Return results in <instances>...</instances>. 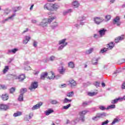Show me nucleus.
<instances>
[{
	"mask_svg": "<svg viewBox=\"0 0 125 125\" xmlns=\"http://www.w3.org/2000/svg\"><path fill=\"white\" fill-rule=\"evenodd\" d=\"M54 19H56V17H54L51 19H44L42 21V22L40 23V25L42 26V27H46V26H47V23H48L49 24H50Z\"/></svg>",
	"mask_w": 125,
	"mask_h": 125,
	"instance_id": "nucleus-1",
	"label": "nucleus"
},
{
	"mask_svg": "<svg viewBox=\"0 0 125 125\" xmlns=\"http://www.w3.org/2000/svg\"><path fill=\"white\" fill-rule=\"evenodd\" d=\"M66 39H64L59 41V44H62V45L59 47V49H58L59 50H62L64 48V46H66V45L68 44V43L65 42H66Z\"/></svg>",
	"mask_w": 125,
	"mask_h": 125,
	"instance_id": "nucleus-2",
	"label": "nucleus"
},
{
	"mask_svg": "<svg viewBox=\"0 0 125 125\" xmlns=\"http://www.w3.org/2000/svg\"><path fill=\"white\" fill-rule=\"evenodd\" d=\"M87 113V111L83 110L79 112V115L80 116V120L82 122H84V115Z\"/></svg>",
	"mask_w": 125,
	"mask_h": 125,
	"instance_id": "nucleus-3",
	"label": "nucleus"
},
{
	"mask_svg": "<svg viewBox=\"0 0 125 125\" xmlns=\"http://www.w3.org/2000/svg\"><path fill=\"white\" fill-rule=\"evenodd\" d=\"M52 3H47L44 6V9H47V10H53V7Z\"/></svg>",
	"mask_w": 125,
	"mask_h": 125,
	"instance_id": "nucleus-4",
	"label": "nucleus"
},
{
	"mask_svg": "<svg viewBox=\"0 0 125 125\" xmlns=\"http://www.w3.org/2000/svg\"><path fill=\"white\" fill-rule=\"evenodd\" d=\"M104 21V19L99 18V17H95L94 18V21L96 23V24H97L98 25H99L100 23H102Z\"/></svg>",
	"mask_w": 125,
	"mask_h": 125,
	"instance_id": "nucleus-5",
	"label": "nucleus"
},
{
	"mask_svg": "<svg viewBox=\"0 0 125 125\" xmlns=\"http://www.w3.org/2000/svg\"><path fill=\"white\" fill-rule=\"evenodd\" d=\"M113 24L117 25V26H120L121 25V22H120V17H116L113 20Z\"/></svg>",
	"mask_w": 125,
	"mask_h": 125,
	"instance_id": "nucleus-6",
	"label": "nucleus"
},
{
	"mask_svg": "<svg viewBox=\"0 0 125 125\" xmlns=\"http://www.w3.org/2000/svg\"><path fill=\"white\" fill-rule=\"evenodd\" d=\"M54 78H56V79H58V78H57V76L55 77V75H54L53 72H51L48 74V79H49V80H53Z\"/></svg>",
	"mask_w": 125,
	"mask_h": 125,
	"instance_id": "nucleus-7",
	"label": "nucleus"
},
{
	"mask_svg": "<svg viewBox=\"0 0 125 125\" xmlns=\"http://www.w3.org/2000/svg\"><path fill=\"white\" fill-rule=\"evenodd\" d=\"M119 101H123V98L119 97L117 99H116L115 100H112L111 101L112 104H116L119 102Z\"/></svg>",
	"mask_w": 125,
	"mask_h": 125,
	"instance_id": "nucleus-8",
	"label": "nucleus"
},
{
	"mask_svg": "<svg viewBox=\"0 0 125 125\" xmlns=\"http://www.w3.org/2000/svg\"><path fill=\"white\" fill-rule=\"evenodd\" d=\"M37 87H38V82H34L32 83L29 89H30V90H32V89H36Z\"/></svg>",
	"mask_w": 125,
	"mask_h": 125,
	"instance_id": "nucleus-9",
	"label": "nucleus"
},
{
	"mask_svg": "<svg viewBox=\"0 0 125 125\" xmlns=\"http://www.w3.org/2000/svg\"><path fill=\"white\" fill-rule=\"evenodd\" d=\"M125 39V35H122L121 36H119L117 38H116L115 40V42H119L120 41H123Z\"/></svg>",
	"mask_w": 125,
	"mask_h": 125,
	"instance_id": "nucleus-10",
	"label": "nucleus"
},
{
	"mask_svg": "<svg viewBox=\"0 0 125 125\" xmlns=\"http://www.w3.org/2000/svg\"><path fill=\"white\" fill-rule=\"evenodd\" d=\"M72 5L74 7V8H77L78 6H80V3L78 1H73Z\"/></svg>",
	"mask_w": 125,
	"mask_h": 125,
	"instance_id": "nucleus-11",
	"label": "nucleus"
},
{
	"mask_svg": "<svg viewBox=\"0 0 125 125\" xmlns=\"http://www.w3.org/2000/svg\"><path fill=\"white\" fill-rule=\"evenodd\" d=\"M42 105V103L40 102L37 104L36 105L33 106V107L32 108V110H36V109H39L41 106Z\"/></svg>",
	"mask_w": 125,
	"mask_h": 125,
	"instance_id": "nucleus-12",
	"label": "nucleus"
},
{
	"mask_svg": "<svg viewBox=\"0 0 125 125\" xmlns=\"http://www.w3.org/2000/svg\"><path fill=\"white\" fill-rule=\"evenodd\" d=\"M106 31L107 30L104 29H101L99 31L100 37H102L103 36H104L105 35V33H106Z\"/></svg>",
	"mask_w": 125,
	"mask_h": 125,
	"instance_id": "nucleus-13",
	"label": "nucleus"
},
{
	"mask_svg": "<svg viewBox=\"0 0 125 125\" xmlns=\"http://www.w3.org/2000/svg\"><path fill=\"white\" fill-rule=\"evenodd\" d=\"M30 39L31 37L29 36H25V40L23 41V43L24 44H27V43H28V42H29V41H30Z\"/></svg>",
	"mask_w": 125,
	"mask_h": 125,
	"instance_id": "nucleus-14",
	"label": "nucleus"
},
{
	"mask_svg": "<svg viewBox=\"0 0 125 125\" xmlns=\"http://www.w3.org/2000/svg\"><path fill=\"white\" fill-rule=\"evenodd\" d=\"M17 79H18L19 81H23L26 79V77H25L24 74H21V75H19Z\"/></svg>",
	"mask_w": 125,
	"mask_h": 125,
	"instance_id": "nucleus-15",
	"label": "nucleus"
},
{
	"mask_svg": "<svg viewBox=\"0 0 125 125\" xmlns=\"http://www.w3.org/2000/svg\"><path fill=\"white\" fill-rule=\"evenodd\" d=\"M47 75L48 74L47 73V72H44L42 73L41 77V80H44V79H45V78L47 77Z\"/></svg>",
	"mask_w": 125,
	"mask_h": 125,
	"instance_id": "nucleus-16",
	"label": "nucleus"
},
{
	"mask_svg": "<svg viewBox=\"0 0 125 125\" xmlns=\"http://www.w3.org/2000/svg\"><path fill=\"white\" fill-rule=\"evenodd\" d=\"M0 109L1 110H7L8 106L5 104H0Z\"/></svg>",
	"mask_w": 125,
	"mask_h": 125,
	"instance_id": "nucleus-17",
	"label": "nucleus"
},
{
	"mask_svg": "<svg viewBox=\"0 0 125 125\" xmlns=\"http://www.w3.org/2000/svg\"><path fill=\"white\" fill-rule=\"evenodd\" d=\"M1 98L2 100H3L4 101H5L8 99V95H7V94L2 95Z\"/></svg>",
	"mask_w": 125,
	"mask_h": 125,
	"instance_id": "nucleus-18",
	"label": "nucleus"
},
{
	"mask_svg": "<svg viewBox=\"0 0 125 125\" xmlns=\"http://www.w3.org/2000/svg\"><path fill=\"white\" fill-rule=\"evenodd\" d=\"M69 83L71 86H74L75 85H76L77 83H76V81L74 80H70L69 81Z\"/></svg>",
	"mask_w": 125,
	"mask_h": 125,
	"instance_id": "nucleus-19",
	"label": "nucleus"
},
{
	"mask_svg": "<svg viewBox=\"0 0 125 125\" xmlns=\"http://www.w3.org/2000/svg\"><path fill=\"white\" fill-rule=\"evenodd\" d=\"M58 71L60 74H63V73L65 72V69H64V68L63 67V66H61L59 68Z\"/></svg>",
	"mask_w": 125,
	"mask_h": 125,
	"instance_id": "nucleus-20",
	"label": "nucleus"
},
{
	"mask_svg": "<svg viewBox=\"0 0 125 125\" xmlns=\"http://www.w3.org/2000/svg\"><path fill=\"white\" fill-rule=\"evenodd\" d=\"M114 46H115V45H114V42H110L109 44L107 45V47H108L109 49H112V48H113Z\"/></svg>",
	"mask_w": 125,
	"mask_h": 125,
	"instance_id": "nucleus-21",
	"label": "nucleus"
},
{
	"mask_svg": "<svg viewBox=\"0 0 125 125\" xmlns=\"http://www.w3.org/2000/svg\"><path fill=\"white\" fill-rule=\"evenodd\" d=\"M22 115V112L17 111L16 113L13 114L14 117H18L19 116H21Z\"/></svg>",
	"mask_w": 125,
	"mask_h": 125,
	"instance_id": "nucleus-22",
	"label": "nucleus"
},
{
	"mask_svg": "<svg viewBox=\"0 0 125 125\" xmlns=\"http://www.w3.org/2000/svg\"><path fill=\"white\" fill-rule=\"evenodd\" d=\"M17 51H18V49L15 48L12 50H9L8 53H11V52H12V53L15 54V53H16Z\"/></svg>",
	"mask_w": 125,
	"mask_h": 125,
	"instance_id": "nucleus-23",
	"label": "nucleus"
},
{
	"mask_svg": "<svg viewBox=\"0 0 125 125\" xmlns=\"http://www.w3.org/2000/svg\"><path fill=\"white\" fill-rule=\"evenodd\" d=\"M58 26V23L57 22H55L52 23L51 27L52 28V29H55V28H56V27Z\"/></svg>",
	"mask_w": 125,
	"mask_h": 125,
	"instance_id": "nucleus-24",
	"label": "nucleus"
},
{
	"mask_svg": "<svg viewBox=\"0 0 125 125\" xmlns=\"http://www.w3.org/2000/svg\"><path fill=\"white\" fill-rule=\"evenodd\" d=\"M68 66H69L70 68H75V64L74 62H70L68 63Z\"/></svg>",
	"mask_w": 125,
	"mask_h": 125,
	"instance_id": "nucleus-25",
	"label": "nucleus"
},
{
	"mask_svg": "<svg viewBox=\"0 0 125 125\" xmlns=\"http://www.w3.org/2000/svg\"><path fill=\"white\" fill-rule=\"evenodd\" d=\"M97 93V92H88V95L89 96H94V95H96Z\"/></svg>",
	"mask_w": 125,
	"mask_h": 125,
	"instance_id": "nucleus-26",
	"label": "nucleus"
},
{
	"mask_svg": "<svg viewBox=\"0 0 125 125\" xmlns=\"http://www.w3.org/2000/svg\"><path fill=\"white\" fill-rule=\"evenodd\" d=\"M93 50H94L93 48H90L89 50L86 51V54H90V53H91V52H92Z\"/></svg>",
	"mask_w": 125,
	"mask_h": 125,
	"instance_id": "nucleus-27",
	"label": "nucleus"
},
{
	"mask_svg": "<svg viewBox=\"0 0 125 125\" xmlns=\"http://www.w3.org/2000/svg\"><path fill=\"white\" fill-rule=\"evenodd\" d=\"M54 111L52 109H49L46 112V115L48 116V115L51 114V113H53Z\"/></svg>",
	"mask_w": 125,
	"mask_h": 125,
	"instance_id": "nucleus-28",
	"label": "nucleus"
},
{
	"mask_svg": "<svg viewBox=\"0 0 125 125\" xmlns=\"http://www.w3.org/2000/svg\"><path fill=\"white\" fill-rule=\"evenodd\" d=\"M66 95L67 96H68V97H72L73 95H74V92L71 91L69 93H67Z\"/></svg>",
	"mask_w": 125,
	"mask_h": 125,
	"instance_id": "nucleus-29",
	"label": "nucleus"
},
{
	"mask_svg": "<svg viewBox=\"0 0 125 125\" xmlns=\"http://www.w3.org/2000/svg\"><path fill=\"white\" fill-rule=\"evenodd\" d=\"M85 19V17H84V16H83L81 17H80L78 19V21H83V20H84Z\"/></svg>",
	"mask_w": 125,
	"mask_h": 125,
	"instance_id": "nucleus-30",
	"label": "nucleus"
},
{
	"mask_svg": "<svg viewBox=\"0 0 125 125\" xmlns=\"http://www.w3.org/2000/svg\"><path fill=\"white\" fill-rule=\"evenodd\" d=\"M52 7H53V10H54L55 9H57L59 7V6H58V5H57V4H53Z\"/></svg>",
	"mask_w": 125,
	"mask_h": 125,
	"instance_id": "nucleus-31",
	"label": "nucleus"
},
{
	"mask_svg": "<svg viewBox=\"0 0 125 125\" xmlns=\"http://www.w3.org/2000/svg\"><path fill=\"white\" fill-rule=\"evenodd\" d=\"M96 116H97V117L99 119H100V118H102V117H103V116H104V114H103V113H98Z\"/></svg>",
	"mask_w": 125,
	"mask_h": 125,
	"instance_id": "nucleus-32",
	"label": "nucleus"
},
{
	"mask_svg": "<svg viewBox=\"0 0 125 125\" xmlns=\"http://www.w3.org/2000/svg\"><path fill=\"white\" fill-rule=\"evenodd\" d=\"M8 69H9L8 66H6L3 71V74H5L6 72L8 71Z\"/></svg>",
	"mask_w": 125,
	"mask_h": 125,
	"instance_id": "nucleus-33",
	"label": "nucleus"
},
{
	"mask_svg": "<svg viewBox=\"0 0 125 125\" xmlns=\"http://www.w3.org/2000/svg\"><path fill=\"white\" fill-rule=\"evenodd\" d=\"M72 100H69L67 98H65L63 101V103H68V102H71Z\"/></svg>",
	"mask_w": 125,
	"mask_h": 125,
	"instance_id": "nucleus-34",
	"label": "nucleus"
},
{
	"mask_svg": "<svg viewBox=\"0 0 125 125\" xmlns=\"http://www.w3.org/2000/svg\"><path fill=\"white\" fill-rule=\"evenodd\" d=\"M25 92H27V89L26 88H23L21 90V94H23V93H25Z\"/></svg>",
	"mask_w": 125,
	"mask_h": 125,
	"instance_id": "nucleus-35",
	"label": "nucleus"
},
{
	"mask_svg": "<svg viewBox=\"0 0 125 125\" xmlns=\"http://www.w3.org/2000/svg\"><path fill=\"white\" fill-rule=\"evenodd\" d=\"M116 108V105L115 104H111L108 106V109H114Z\"/></svg>",
	"mask_w": 125,
	"mask_h": 125,
	"instance_id": "nucleus-36",
	"label": "nucleus"
},
{
	"mask_svg": "<svg viewBox=\"0 0 125 125\" xmlns=\"http://www.w3.org/2000/svg\"><path fill=\"white\" fill-rule=\"evenodd\" d=\"M71 107V104H68L67 105L63 106V108L65 110H67V109H69V107Z\"/></svg>",
	"mask_w": 125,
	"mask_h": 125,
	"instance_id": "nucleus-37",
	"label": "nucleus"
},
{
	"mask_svg": "<svg viewBox=\"0 0 125 125\" xmlns=\"http://www.w3.org/2000/svg\"><path fill=\"white\" fill-rule=\"evenodd\" d=\"M19 101H23V94L21 93L19 97Z\"/></svg>",
	"mask_w": 125,
	"mask_h": 125,
	"instance_id": "nucleus-38",
	"label": "nucleus"
},
{
	"mask_svg": "<svg viewBox=\"0 0 125 125\" xmlns=\"http://www.w3.org/2000/svg\"><path fill=\"white\" fill-rule=\"evenodd\" d=\"M99 108L100 110H102L103 111H104V110H106V107L103 105H100Z\"/></svg>",
	"mask_w": 125,
	"mask_h": 125,
	"instance_id": "nucleus-39",
	"label": "nucleus"
},
{
	"mask_svg": "<svg viewBox=\"0 0 125 125\" xmlns=\"http://www.w3.org/2000/svg\"><path fill=\"white\" fill-rule=\"evenodd\" d=\"M110 19H111V16L107 15V16H105L106 21H109V20H110Z\"/></svg>",
	"mask_w": 125,
	"mask_h": 125,
	"instance_id": "nucleus-40",
	"label": "nucleus"
},
{
	"mask_svg": "<svg viewBox=\"0 0 125 125\" xmlns=\"http://www.w3.org/2000/svg\"><path fill=\"white\" fill-rule=\"evenodd\" d=\"M50 103H51V104H57V103H58V102H57V101L56 100H52L51 101Z\"/></svg>",
	"mask_w": 125,
	"mask_h": 125,
	"instance_id": "nucleus-41",
	"label": "nucleus"
},
{
	"mask_svg": "<svg viewBox=\"0 0 125 125\" xmlns=\"http://www.w3.org/2000/svg\"><path fill=\"white\" fill-rule=\"evenodd\" d=\"M107 50H108V48H104V49H102L101 50V52L102 53H104V52H105V51H107Z\"/></svg>",
	"mask_w": 125,
	"mask_h": 125,
	"instance_id": "nucleus-42",
	"label": "nucleus"
},
{
	"mask_svg": "<svg viewBox=\"0 0 125 125\" xmlns=\"http://www.w3.org/2000/svg\"><path fill=\"white\" fill-rule=\"evenodd\" d=\"M92 64L93 65H97V59L96 60H92Z\"/></svg>",
	"mask_w": 125,
	"mask_h": 125,
	"instance_id": "nucleus-43",
	"label": "nucleus"
},
{
	"mask_svg": "<svg viewBox=\"0 0 125 125\" xmlns=\"http://www.w3.org/2000/svg\"><path fill=\"white\" fill-rule=\"evenodd\" d=\"M14 91H15V88L14 87H12L10 89V93H13V92H14Z\"/></svg>",
	"mask_w": 125,
	"mask_h": 125,
	"instance_id": "nucleus-44",
	"label": "nucleus"
},
{
	"mask_svg": "<svg viewBox=\"0 0 125 125\" xmlns=\"http://www.w3.org/2000/svg\"><path fill=\"white\" fill-rule=\"evenodd\" d=\"M118 121L119 120H118L117 119H115L114 121L112 122V123H111V125H115V124H116V123H117Z\"/></svg>",
	"mask_w": 125,
	"mask_h": 125,
	"instance_id": "nucleus-45",
	"label": "nucleus"
},
{
	"mask_svg": "<svg viewBox=\"0 0 125 125\" xmlns=\"http://www.w3.org/2000/svg\"><path fill=\"white\" fill-rule=\"evenodd\" d=\"M55 59V57L52 56L50 57L49 60L50 61H54V60Z\"/></svg>",
	"mask_w": 125,
	"mask_h": 125,
	"instance_id": "nucleus-46",
	"label": "nucleus"
},
{
	"mask_svg": "<svg viewBox=\"0 0 125 125\" xmlns=\"http://www.w3.org/2000/svg\"><path fill=\"white\" fill-rule=\"evenodd\" d=\"M108 123H109V121L107 120L106 121L103 122L102 125H108Z\"/></svg>",
	"mask_w": 125,
	"mask_h": 125,
	"instance_id": "nucleus-47",
	"label": "nucleus"
},
{
	"mask_svg": "<svg viewBox=\"0 0 125 125\" xmlns=\"http://www.w3.org/2000/svg\"><path fill=\"white\" fill-rule=\"evenodd\" d=\"M92 120H93V121H98V120H99V118L97 117V116H96L92 118Z\"/></svg>",
	"mask_w": 125,
	"mask_h": 125,
	"instance_id": "nucleus-48",
	"label": "nucleus"
},
{
	"mask_svg": "<svg viewBox=\"0 0 125 125\" xmlns=\"http://www.w3.org/2000/svg\"><path fill=\"white\" fill-rule=\"evenodd\" d=\"M14 16H15V14H13L12 16H11L10 17H9L8 19L5 20V21H7V20H8V19H11L12 18H13V17H14Z\"/></svg>",
	"mask_w": 125,
	"mask_h": 125,
	"instance_id": "nucleus-49",
	"label": "nucleus"
},
{
	"mask_svg": "<svg viewBox=\"0 0 125 125\" xmlns=\"http://www.w3.org/2000/svg\"><path fill=\"white\" fill-rule=\"evenodd\" d=\"M25 70H26V71H29V70H31V67L28 65H26L25 67Z\"/></svg>",
	"mask_w": 125,
	"mask_h": 125,
	"instance_id": "nucleus-50",
	"label": "nucleus"
},
{
	"mask_svg": "<svg viewBox=\"0 0 125 125\" xmlns=\"http://www.w3.org/2000/svg\"><path fill=\"white\" fill-rule=\"evenodd\" d=\"M94 84L96 87H98L99 86V84H100V83L99 82H96Z\"/></svg>",
	"mask_w": 125,
	"mask_h": 125,
	"instance_id": "nucleus-51",
	"label": "nucleus"
},
{
	"mask_svg": "<svg viewBox=\"0 0 125 125\" xmlns=\"http://www.w3.org/2000/svg\"><path fill=\"white\" fill-rule=\"evenodd\" d=\"M87 105H88V103H87L86 102H83V106L84 107L85 106H87Z\"/></svg>",
	"mask_w": 125,
	"mask_h": 125,
	"instance_id": "nucleus-52",
	"label": "nucleus"
},
{
	"mask_svg": "<svg viewBox=\"0 0 125 125\" xmlns=\"http://www.w3.org/2000/svg\"><path fill=\"white\" fill-rule=\"evenodd\" d=\"M37 44H38V42H37L36 41H34L33 43V46H34V47H37Z\"/></svg>",
	"mask_w": 125,
	"mask_h": 125,
	"instance_id": "nucleus-53",
	"label": "nucleus"
},
{
	"mask_svg": "<svg viewBox=\"0 0 125 125\" xmlns=\"http://www.w3.org/2000/svg\"><path fill=\"white\" fill-rule=\"evenodd\" d=\"M122 89H125V82L123 83L122 85Z\"/></svg>",
	"mask_w": 125,
	"mask_h": 125,
	"instance_id": "nucleus-54",
	"label": "nucleus"
},
{
	"mask_svg": "<svg viewBox=\"0 0 125 125\" xmlns=\"http://www.w3.org/2000/svg\"><path fill=\"white\" fill-rule=\"evenodd\" d=\"M1 87L2 89H6V86L4 85H1Z\"/></svg>",
	"mask_w": 125,
	"mask_h": 125,
	"instance_id": "nucleus-55",
	"label": "nucleus"
},
{
	"mask_svg": "<svg viewBox=\"0 0 125 125\" xmlns=\"http://www.w3.org/2000/svg\"><path fill=\"white\" fill-rule=\"evenodd\" d=\"M48 61H49V60H48L47 58L43 60V62H44V63H47Z\"/></svg>",
	"mask_w": 125,
	"mask_h": 125,
	"instance_id": "nucleus-56",
	"label": "nucleus"
},
{
	"mask_svg": "<svg viewBox=\"0 0 125 125\" xmlns=\"http://www.w3.org/2000/svg\"><path fill=\"white\" fill-rule=\"evenodd\" d=\"M32 23H33V24H36V23H37V21L35 20H32L31 21Z\"/></svg>",
	"mask_w": 125,
	"mask_h": 125,
	"instance_id": "nucleus-57",
	"label": "nucleus"
},
{
	"mask_svg": "<svg viewBox=\"0 0 125 125\" xmlns=\"http://www.w3.org/2000/svg\"><path fill=\"white\" fill-rule=\"evenodd\" d=\"M9 77H11V78H13V77H15V75H13L12 74H10L8 75V77L9 78Z\"/></svg>",
	"mask_w": 125,
	"mask_h": 125,
	"instance_id": "nucleus-58",
	"label": "nucleus"
},
{
	"mask_svg": "<svg viewBox=\"0 0 125 125\" xmlns=\"http://www.w3.org/2000/svg\"><path fill=\"white\" fill-rule=\"evenodd\" d=\"M33 113H30L29 116V119H32V117H33Z\"/></svg>",
	"mask_w": 125,
	"mask_h": 125,
	"instance_id": "nucleus-59",
	"label": "nucleus"
},
{
	"mask_svg": "<svg viewBox=\"0 0 125 125\" xmlns=\"http://www.w3.org/2000/svg\"><path fill=\"white\" fill-rule=\"evenodd\" d=\"M38 73H39V71H34V72H33V74H34V75H38Z\"/></svg>",
	"mask_w": 125,
	"mask_h": 125,
	"instance_id": "nucleus-60",
	"label": "nucleus"
},
{
	"mask_svg": "<svg viewBox=\"0 0 125 125\" xmlns=\"http://www.w3.org/2000/svg\"><path fill=\"white\" fill-rule=\"evenodd\" d=\"M102 85L103 87H105V86L106 85V84H105V83H102Z\"/></svg>",
	"mask_w": 125,
	"mask_h": 125,
	"instance_id": "nucleus-61",
	"label": "nucleus"
},
{
	"mask_svg": "<svg viewBox=\"0 0 125 125\" xmlns=\"http://www.w3.org/2000/svg\"><path fill=\"white\" fill-rule=\"evenodd\" d=\"M61 86L62 87H66V84H65V83L62 84Z\"/></svg>",
	"mask_w": 125,
	"mask_h": 125,
	"instance_id": "nucleus-62",
	"label": "nucleus"
},
{
	"mask_svg": "<svg viewBox=\"0 0 125 125\" xmlns=\"http://www.w3.org/2000/svg\"><path fill=\"white\" fill-rule=\"evenodd\" d=\"M33 7H34V4H32V5L31 6L30 8V10H32L33 9Z\"/></svg>",
	"mask_w": 125,
	"mask_h": 125,
	"instance_id": "nucleus-63",
	"label": "nucleus"
},
{
	"mask_svg": "<svg viewBox=\"0 0 125 125\" xmlns=\"http://www.w3.org/2000/svg\"><path fill=\"white\" fill-rule=\"evenodd\" d=\"M28 28H26V30H24V31L23 32V33H26V32H28Z\"/></svg>",
	"mask_w": 125,
	"mask_h": 125,
	"instance_id": "nucleus-64",
	"label": "nucleus"
}]
</instances>
